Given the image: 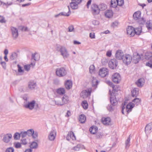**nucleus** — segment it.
<instances>
[{
	"label": "nucleus",
	"instance_id": "nucleus-64",
	"mask_svg": "<svg viewBox=\"0 0 152 152\" xmlns=\"http://www.w3.org/2000/svg\"><path fill=\"white\" fill-rule=\"evenodd\" d=\"M90 37L91 39H94L95 38V34L94 33H91L89 34Z\"/></svg>",
	"mask_w": 152,
	"mask_h": 152
},
{
	"label": "nucleus",
	"instance_id": "nucleus-23",
	"mask_svg": "<svg viewBox=\"0 0 152 152\" xmlns=\"http://www.w3.org/2000/svg\"><path fill=\"white\" fill-rule=\"evenodd\" d=\"M110 102L113 105H115L117 102L116 97L112 94H111L110 97Z\"/></svg>",
	"mask_w": 152,
	"mask_h": 152
},
{
	"label": "nucleus",
	"instance_id": "nucleus-8",
	"mask_svg": "<svg viewBox=\"0 0 152 152\" xmlns=\"http://www.w3.org/2000/svg\"><path fill=\"white\" fill-rule=\"evenodd\" d=\"M112 78L113 81L116 83H119L121 79L120 75L117 73H115L112 75Z\"/></svg>",
	"mask_w": 152,
	"mask_h": 152
},
{
	"label": "nucleus",
	"instance_id": "nucleus-63",
	"mask_svg": "<svg viewBox=\"0 0 152 152\" xmlns=\"http://www.w3.org/2000/svg\"><path fill=\"white\" fill-rule=\"evenodd\" d=\"M0 64L1 65L3 68L5 69L6 68V63L4 61H2Z\"/></svg>",
	"mask_w": 152,
	"mask_h": 152
},
{
	"label": "nucleus",
	"instance_id": "nucleus-11",
	"mask_svg": "<svg viewBox=\"0 0 152 152\" xmlns=\"http://www.w3.org/2000/svg\"><path fill=\"white\" fill-rule=\"evenodd\" d=\"M108 70L106 68L100 69L99 72V75L102 77H104L108 75Z\"/></svg>",
	"mask_w": 152,
	"mask_h": 152
},
{
	"label": "nucleus",
	"instance_id": "nucleus-48",
	"mask_svg": "<svg viewBox=\"0 0 152 152\" xmlns=\"http://www.w3.org/2000/svg\"><path fill=\"white\" fill-rule=\"evenodd\" d=\"M34 130L33 129H30L27 130L26 131L27 135L29 136H32V133H34Z\"/></svg>",
	"mask_w": 152,
	"mask_h": 152
},
{
	"label": "nucleus",
	"instance_id": "nucleus-49",
	"mask_svg": "<svg viewBox=\"0 0 152 152\" xmlns=\"http://www.w3.org/2000/svg\"><path fill=\"white\" fill-rule=\"evenodd\" d=\"M95 70V67L94 65H91L89 67V72L91 74L93 73Z\"/></svg>",
	"mask_w": 152,
	"mask_h": 152
},
{
	"label": "nucleus",
	"instance_id": "nucleus-19",
	"mask_svg": "<svg viewBox=\"0 0 152 152\" xmlns=\"http://www.w3.org/2000/svg\"><path fill=\"white\" fill-rule=\"evenodd\" d=\"M36 86L37 84L36 83L33 81H31L28 83V88L31 90L34 89Z\"/></svg>",
	"mask_w": 152,
	"mask_h": 152
},
{
	"label": "nucleus",
	"instance_id": "nucleus-35",
	"mask_svg": "<svg viewBox=\"0 0 152 152\" xmlns=\"http://www.w3.org/2000/svg\"><path fill=\"white\" fill-rule=\"evenodd\" d=\"M86 119L85 116L83 115H81L79 116V121L80 123H85Z\"/></svg>",
	"mask_w": 152,
	"mask_h": 152
},
{
	"label": "nucleus",
	"instance_id": "nucleus-17",
	"mask_svg": "<svg viewBox=\"0 0 152 152\" xmlns=\"http://www.w3.org/2000/svg\"><path fill=\"white\" fill-rule=\"evenodd\" d=\"M56 136V131L55 130H53L50 131L48 136V138L49 140L53 141L55 139Z\"/></svg>",
	"mask_w": 152,
	"mask_h": 152
},
{
	"label": "nucleus",
	"instance_id": "nucleus-21",
	"mask_svg": "<svg viewBox=\"0 0 152 152\" xmlns=\"http://www.w3.org/2000/svg\"><path fill=\"white\" fill-rule=\"evenodd\" d=\"M103 124L105 125H109L111 122V119L110 118H103L102 119Z\"/></svg>",
	"mask_w": 152,
	"mask_h": 152
},
{
	"label": "nucleus",
	"instance_id": "nucleus-43",
	"mask_svg": "<svg viewBox=\"0 0 152 152\" xmlns=\"http://www.w3.org/2000/svg\"><path fill=\"white\" fill-rule=\"evenodd\" d=\"M98 81L95 78L93 77L92 80V86L94 87H95L98 85Z\"/></svg>",
	"mask_w": 152,
	"mask_h": 152
},
{
	"label": "nucleus",
	"instance_id": "nucleus-4",
	"mask_svg": "<svg viewBox=\"0 0 152 152\" xmlns=\"http://www.w3.org/2000/svg\"><path fill=\"white\" fill-rule=\"evenodd\" d=\"M67 73V71L64 67L58 68L56 69V75L59 77H64L66 75Z\"/></svg>",
	"mask_w": 152,
	"mask_h": 152
},
{
	"label": "nucleus",
	"instance_id": "nucleus-18",
	"mask_svg": "<svg viewBox=\"0 0 152 152\" xmlns=\"http://www.w3.org/2000/svg\"><path fill=\"white\" fill-rule=\"evenodd\" d=\"M71 139H72L73 140H75L76 139L74 134L72 131L69 132L66 137V139L68 140H69Z\"/></svg>",
	"mask_w": 152,
	"mask_h": 152
},
{
	"label": "nucleus",
	"instance_id": "nucleus-31",
	"mask_svg": "<svg viewBox=\"0 0 152 152\" xmlns=\"http://www.w3.org/2000/svg\"><path fill=\"white\" fill-rule=\"evenodd\" d=\"M152 128V123L148 124L146 126L145 129V132H149Z\"/></svg>",
	"mask_w": 152,
	"mask_h": 152
},
{
	"label": "nucleus",
	"instance_id": "nucleus-13",
	"mask_svg": "<svg viewBox=\"0 0 152 152\" xmlns=\"http://www.w3.org/2000/svg\"><path fill=\"white\" fill-rule=\"evenodd\" d=\"M109 66L110 68L114 69H115L118 65V62L115 59H113L110 60L109 62Z\"/></svg>",
	"mask_w": 152,
	"mask_h": 152
},
{
	"label": "nucleus",
	"instance_id": "nucleus-55",
	"mask_svg": "<svg viewBox=\"0 0 152 152\" xmlns=\"http://www.w3.org/2000/svg\"><path fill=\"white\" fill-rule=\"evenodd\" d=\"M20 134V136L23 138L26 137L27 135L26 131L21 132Z\"/></svg>",
	"mask_w": 152,
	"mask_h": 152
},
{
	"label": "nucleus",
	"instance_id": "nucleus-28",
	"mask_svg": "<svg viewBox=\"0 0 152 152\" xmlns=\"http://www.w3.org/2000/svg\"><path fill=\"white\" fill-rule=\"evenodd\" d=\"M51 103L53 105L62 106L63 105V104L62 103V102L59 100H53L52 101Z\"/></svg>",
	"mask_w": 152,
	"mask_h": 152
},
{
	"label": "nucleus",
	"instance_id": "nucleus-52",
	"mask_svg": "<svg viewBox=\"0 0 152 152\" xmlns=\"http://www.w3.org/2000/svg\"><path fill=\"white\" fill-rule=\"evenodd\" d=\"M31 136H32L33 138L34 139H35L37 138L38 136L37 132H34V133H32V134Z\"/></svg>",
	"mask_w": 152,
	"mask_h": 152
},
{
	"label": "nucleus",
	"instance_id": "nucleus-58",
	"mask_svg": "<svg viewBox=\"0 0 152 152\" xmlns=\"http://www.w3.org/2000/svg\"><path fill=\"white\" fill-rule=\"evenodd\" d=\"M37 55L36 53L32 54V59H33L35 61H37L39 60V58H36V55Z\"/></svg>",
	"mask_w": 152,
	"mask_h": 152
},
{
	"label": "nucleus",
	"instance_id": "nucleus-41",
	"mask_svg": "<svg viewBox=\"0 0 152 152\" xmlns=\"http://www.w3.org/2000/svg\"><path fill=\"white\" fill-rule=\"evenodd\" d=\"M83 145L80 144H78L76 146L73 147L72 149L75 151H78L80 148L83 147Z\"/></svg>",
	"mask_w": 152,
	"mask_h": 152
},
{
	"label": "nucleus",
	"instance_id": "nucleus-12",
	"mask_svg": "<svg viewBox=\"0 0 152 152\" xmlns=\"http://www.w3.org/2000/svg\"><path fill=\"white\" fill-rule=\"evenodd\" d=\"M11 34L13 38L15 39L17 38L18 36V29L14 27H11Z\"/></svg>",
	"mask_w": 152,
	"mask_h": 152
},
{
	"label": "nucleus",
	"instance_id": "nucleus-3",
	"mask_svg": "<svg viewBox=\"0 0 152 152\" xmlns=\"http://www.w3.org/2000/svg\"><path fill=\"white\" fill-rule=\"evenodd\" d=\"M141 13L140 11H138L135 12L133 15V17L134 19L138 20L140 24H143L145 22V20L143 18H141Z\"/></svg>",
	"mask_w": 152,
	"mask_h": 152
},
{
	"label": "nucleus",
	"instance_id": "nucleus-15",
	"mask_svg": "<svg viewBox=\"0 0 152 152\" xmlns=\"http://www.w3.org/2000/svg\"><path fill=\"white\" fill-rule=\"evenodd\" d=\"M91 91H89L84 90L82 91L80 94V96L84 99L87 98L90 95Z\"/></svg>",
	"mask_w": 152,
	"mask_h": 152
},
{
	"label": "nucleus",
	"instance_id": "nucleus-25",
	"mask_svg": "<svg viewBox=\"0 0 152 152\" xmlns=\"http://www.w3.org/2000/svg\"><path fill=\"white\" fill-rule=\"evenodd\" d=\"M65 86L66 88L68 89H69L72 86V83L70 80H67L65 83Z\"/></svg>",
	"mask_w": 152,
	"mask_h": 152
},
{
	"label": "nucleus",
	"instance_id": "nucleus-50",
	"mask_svg": "<svg viewBox=\"0 0 152 152\" xmlns=\"http://www.w3.org/2000/svg\"><path fill=\"white\" fill-rule=\"evenodd\" d=\"M14 149L12 147L7 148L5 150V152H14Z\"/></svg>",
	"mask_w": 152,
	"mask_h": 152
},
{
	"label": "nucleus",
	"instance_id": "nucleus-22",
	"mask_svg": "<svg viewBox=\"0 0 152 152\" xmlns=\"http://www.w3.org/2000/svg\"><path fill=\"white\" fill-rule=\"evenodd\" d=\"M68 7L69 9V11L67 13H66L65 12H61L59 14L56 15H55V17H58L59 16L63 15L64 16H68L70 14V8L69 6H68Z\"/></svg>",
	"mask_w": 152,
	"mask_h": 152
},
{
	"label": "nucleus",
	"instance_id": "nucleus-20",
	"mask_svg": "<svg viewBox=\"0 0 152 152\" xmlns=\"http://www.w3.org/2000/svg\"><path fill=\"white\" fill-rule=\"evenodd\" d=\"M145 83V79L143 78H141L137 81L136 84L138 87H142L144 85Z\"/></svg>",
	"mask_w": 152,
	"mask_h": 152
},
{
	"label": "nucleus",
	"instance_id": "nucleus-29",
	"mask_svg": "<svg viewBox=\"0 0 152 152\" xmlns=\"http://www.w3.org/2000/svg\"><path fill=\"white\" fill-rule=\"evenodd\" d=\"M99 11H102L105 10L107 8L106 4L103 3L100 4L98 6Z\"/></svg>",
	"mask_w": 152,
	"mask_h": 152
},
{
	"label": "nucleus",
	"instance_id": "nucleus-47",
	"mask_svg": "<svg viewBox=\"0 0 152 152\" xmlns=\"http://www.w3.org/2000/svg\"><path fill=\"white\" fill-rule=\"evenodd\" d=\"M82 105L84 109H87L88 108V104L86 101H83Z\"/></svg>",
	"mask_w": 152,
	"mask_h": 152
},
{
	"label": "nucleus",
	"instance_id": "nucleus-1",
	"mask_svg": "<svg viewBox=\"0 0 152 152\" xmlns=\"http://www.w3.org/2000/svg\"><path fill=\"white\" fill-rule=\"evenodd\" d=\"M57 50L60 52L61 55L62 56L64 59L66 58L69 57V54L65 47L63 46L58 47Z\"/></svg>",
	"mask_w": 152,
	"mask_h": 152
},
{
	"label": "nucleus",
	"instance_id": "nucleus-7",
	"mask_svg": "<svg viewBox=\"0 0 152 152\" xmlns=\"http://www.w3.org/2000/svg\"><path fill=\"white\" fill-rule=\"evenodd\" d=\"M35 104L36 101L34 100H32L27 102L24 105V107L26 108L32 110L34 108Z\"/></svg>",
	"mask_w": 152,
	"mask_h": 152
},
{
	"label": "nucleus",
	"instance_id": "nucleus-51",
	"mask_svg": "<svg viewBox=\"0 0 152 152\" xmlns=\"http://www.w3.org/2000/svg\"><path fill=\"white\" fill-rule=\"evenodd\" d=\"M118 6H123L124 3V0H117Z\"/></svg>",
	"mask_w": 152,
	"mask_h": 152
},
{
	"label": "nucleus",
	"instance_id": "nucleus-54",
	"mask_svg": "<svg viewBox=\"0 0 152 152\" xmlns=\"http://www.w3.org/2000/svg\"><path fill=\"white\" fill-rule=\"evenodd\" d=\"M152 57V54L151 53H146L145 55V59H149Z\"/></svg>",
	"mask_w": 152,
	"mask_h": 152
},
{
	"label": "nucleus",
	"instance_id": "nucleus-5",
	"mask_svg": "<svg viewBox=\"0 0 152 152\" xmlns=\"http://www.w3.org/2000/svg\"><path fill=\"white\" fill-rule=\"evenodd\" d=\"M124 63L126 65L129 64L132 61V57L129 54H125L122 59Z\"/></svg>",
	"mask_w": 152,
	"mask_h": 152
},
{
	"label": "nucleus",
	"instance_id": "nucleus-14",
	"mask_svg": "<svg viewBox=\"0 0 152 152\" xmlns=\"http://www.w3.org/2000/svg\"><path fill=\"white\" fill-rule=\"evenodd\" d=\"M142 59L141 57L138 53H135L134 54L132 57V61L134 64H137L138 62L140 60Z\"/></svg>",
	"mask_w": 152,
	"mask_h": 152
},
{
	"label": "nucleus",
	"instance_id": "nucleus-61",
	"mask_svg": "<svg viewBox=\"0 0 152 152\" xmlns=\"http://www.w3.org/2000/svg\"><path fill=\"white\" fill-rule=\"evenodd\" d=\"M92 23L95 26L99 25V21L97 20H94L92 21Z\"/></svg>",
	"mask_w": 152,
	"mask_h": 152
},
{
	"label": "nucleus",
	"instance_id": "nucleus-16",
	"mask_svg": "<svg viewBox=\"0 0 152 152\" xmlns=\"http://www.w3.org/2000/svg\"><path fill=\"white\" fill-rule=\"evenodd\" d=\"M124 56V53L122 51L118 50L116 51L115 56L117 59L119 60L122 59Z\"/></svg>",
	"mask_w": 152,
	"mask_h": 152
},
{
	"label": "nucleus",
	"instance_id": "nucleus-24",
	"mask_svg": "<svg viewBox=\"0 0 152 152\" xmlns=\"http://www.w3.org/2000/svg\"><path fill=\"white\" fill-rule=\"evenodd\" d=\"M113 15V12L112 10H108L105 12V16L108 18H110L112 17Z\"/></svg>",
	"mask_w": 152,
	"mask_h": 152
},
{
	"label": "nucleus",
	"instance_id": "nucleus-33",
	"mask_svg": "<svg viewBox=\"0 0 152 152\" xmlns=\"http://www.w3.org/2000/svg\"><path fill=\"white\" fill-rule=\"evenodd\" d=\"M145 26L148 30L149 31L152 30V21H148L146 23Z\"/></svg>",
	"mask_w": 152,
	"mask_h": 152
},
{
	"label": "nucleus",
	"instance_id": "nucleus-56",
	"mask_svg": "<svg viewBox=\"0 0 152 152\" xmlns=\"http://www.w3.org/2000/svg\"><path fill=\"white\" fill-rule=\"evenodd\" d=\"M3 5H5L8 7L9 6L11 5H12L13 4V3L12 1L8 2L7 1V2L6 3H3Z\"/></svg>",
	"mask_w": 152,
	"mask_h": 152
},
{
	"label": "nucleus",
	"instance_id": "nucleus-9",
	"mask_svg": "<svg viewBox=\"0 0 152 152\" xmlns=\"http://www.w3.org/2000/svg\"><path fill=\"white\" fill-rule=\"evenodd\" d=\"M91 10L94 15H98L99 13V9L98 6L95 4H93L92 5Z\"/></svg>",
	"mask_w": 152,
	"mask_h": 152
},
{
	"label": "nucleus",
	"instance_id": "nucleus-38",
	"mask_svg": "<svg viewBox=\"0 0 152 152\" xmlns=\"http://www.w3.org/2000/svg\"><path fill=\"white\" fill-rule=\"evenodd\" d=\"M37 143L34 141L32 142L30 145V148L31 149H36L37 148Z\"/></svg>",
	"mask_w": 152,
	"mask_h": 152
},
{
	"label": "nucleus",
	"instance_id": "nucleus-10",
	"mask_svg": "<svg viewBox=\"0 0 152 152\" xmlns=\"http://www.w3.org/2000/svg\"><path fill=\"white\" fill-rule=\"evenodd\" d=\"M127 34L130 37H132L135 34L134 28L132 26H129L126 29Z\"/></svg>",
	"mask_w": 152,
	"mask_h": 152
},
{
	"label": "nucleus",
	"instance_id": "nucleus-60",
	"mask_svg": "<svg viewBox=\"0 0 152 152\" xmlns=\"http://www.w3.org/2000/svg\"><path fill=\"white\" fill-rule=\"evenodd\" d=\"M108 110L109 111H112L113 110V105H108L107 107Z\"/></svg>",
	"mask_w": 152,
	"mask_h": 152
},
{
	"label": "nucleus",
	"instance_id": "nucleus-37",
	"mask_svg": "<svg viewBox=\"0 0 152 152\" xmlns=\"http://www.w3.org/2000/svg\"><path fill=\"white\" fill-rule=\"evenodd\" d=\"M117 0H111V6L113 8L116 7L118 6Z\"/></svg>",
	"mask_w": 152,
	"mask_h": 152
},
{
	"label": "nucleus",
	"instance_id": "nucleus-30",
	"mask_svg": "<svg viewBox=\"0 0 152 152\" xmlns=\"http://www.w3.org/2000/svg\"><path fill=\"white\" fill-rule=\"evenodd\" d=\"M35 63H32L29 64H27L24 66V68L25 70L28 71L30 70L31 67L34 66L35 65Z\"/></svg>",
	"mask_w": 152,
	"mask_h": 152
},
{
	"label": "nucleus",
	"instance_id": "nucleus-62",
	"mask_svg": "<svg viewBox=\"0 0 152 152\" xmlns=\"http://www.w3.org/2000/svg\"><path fill=\"white\" fill-rule=\"evenodd\" d=\"M74 27L73 26H69L68 27V31L70 32L74 30Z\"/></svg>",
	"mask_w": 152,
	"mask_h": 152
},
{
	"label": "nucleus",
	"instance_id": "nucleus-45",
	"mask_svg": "<svg viewBox=\"0 0 152 152\" xmlns=\"http://www.w3.org/2000/svg\"><path fill=\"white\" fill-rule=\"evenodd\" d=\"M134 32L135 34L139 35L141 32V28H134Z\"/></svg>",
	"mask_w": 152,
	"mask_h": 152
},
{
	"label": "nucleus",
	"instance_id": "nucleus-39",
	"mask_svg": "<svg viewBox=\"0 0 152 152\" xmlns=\"http://www.w3.org/2000/svg\"><path fill=\"white\" fill-rule=\"evenodd\" d=\"M20 137V134L18 132L15 133L13 135L14 139L15 140H19Z\"/></svg>",
	"mask_w": 152,
	"mask_h": 152
},
{
	"label": "nucleus",
	"instance_id": "nucleus-6",
	"mask_svg": "<svg viewBox=\"0 0 152 152\" xmlns=\"http://www.w3.org/2000/svg\"><path fill=\"white\" fill-rule=\"evenodd\" d=\"M12 138V134L10 133H7L4 134L2 140L4 142L8 143L10 142Z\"/></svg>",
	"mask_w": 152,
	"mask_h": 152
},
{
	"label": "nucleus",
	"instance_id": "nucleus-36",
	"mask_svg": "<svg viewBox=\"0 0 152 152\" xmlns=\"http://www.w3.org/2000/svg\"><path fill=\"white\" fill-rule=\"evenodd\" d=\"M70 7L73 9H76L78 8V4L72 1L70 3Z\"/></svg>",
	"mask_w": 152,
	"mask_h": 152
},
{
	"label": "nucleus",
	"instance_id": "nucleus-59",
	"mask_svg": "<svg viewBox=\"0 0 152 152\" xmlns=\"http://www.w3.org/2000/svg\"><path fill=\"white\" fill-rule=\"evenodd\" d=\"M0 22L1 23H5L6 22V20L2 16L0 15Z\"/></svg>",
	"mask_w": 152,
	"mask_h": 152
},
{
	"label": "nucleus",
	"instance_id": "nucleus-44",
	"mask_svg": "<svg viewBox=\"0 0 152 152\" xmlns=\"http://www.w3.org/2000/svg\"><path fill=\"white\" fill-rule=\"evenodd\" d=\"M97 130V127H91L89 129L90 132L92 134H94L96 132Z\"/></svg>",
	"mask_w": 152,
	"mask_h": 152
},
{
	"label": "nucleus",
	"instance_id": "nucleus-46",
	"mask_svg": "<svg viewBox=\"0 0 152 152\" xmlns=\"http://www.w3.org/2000/svg\"><path fill=\"white\" fill-rule=\"evenodd\" d=\"M17 57V54L15 52L13 53H12L10 56V58L12 60H13L16 58Z\"/></svg>",
	"mask_w": 152,
	"mask_h": 152
},
{
	"label": "nucleus",
	"instance_id": "nucleus-2",
	"mask_svg": "<svg viewBox=\"0 0 152 152\" xmlns=\"http://www.w3.org/2000/svg\"><path fill=\"white\" fill-rule=\"evenodd\" d=\"M134 104L132 102L129 103L126 106L124 105L122 107V113L124 114V112H126L127 114L131 111L132 109L134 107Z\"/></svg>",
	"mask_w": 152,
	"mask_h": 152
},
{
	"label": "nucleus",
	"instance_id": "nucleus-32",
	"mask_svg": "<svg viewBox=\"0 0 152 152\" xmlns=\"http://www.w3.org/2000/svg\"><path fill=\"white\" fill-rule=\"evenodd\" d=\"M130 135L129 136V138L126 140L125 142V148L126 149H128L130 145Z\"/></svg>",
	"mask_w": 152,
	"mask_h": 152
},
{
	"label": "nucleus",
	"instance_id": "nucleus-53",
	"mask_svg": "<svg viewBox=\"0 0 152 152\" xmlns=\"http://www.w3.org/2000/svg\"><path fill=\"white\" fill-rule=\"evenodd\" d=\"M14 145L15 147L17 148H20L21 147L20 143L19 142L14 143Z\"/></svg>",
	"mask_w": 152,
	"mask_h": 152
},
{
	"label": "nucleus",
	"instance_id": "nucleus-40",
	"mask_svg": "<svg viewBox=\"0 0 152 152\" xmlns=\"http://www.w3.org/2000/svg\"><path fill=\"white\" fill-rule=\"evenodd\" d=\"M17 66L18 72L19 73L20 75H23L24 72V70L23 69L22 67L19 64H18Z\"/></svg>",
	"mask_w": 152,
	"mask_h": 152
},
{
	"label": "nucleus",
	"instance_id": "nucleus-26",
	"mask_svg": "<svg viewBox=\"0 0 152 152\" xmlns=\"http://www.w3.org/2000/svg\"><path fill=\"white\" fill-rule=\"evenodd\" d=\"M139 89L138 88H134L132 91V95L133 97H136L139 94Z\"/></svg>",
	"mask_w": 152,
	"mask_h": 152
},
{
	"label": "nucleus",
	"instance_id": "nucleus-57",
	"mask_svg": "<svg viewBox=\"0 0 152 152\" xmlns=\"http://www.w3.org/2000/svg\"><path fill=\"white\" fill-rule=\"evenodd\" d=\"M146 65L150 67H152V60H150L147 63Z\"/></svg>",
	"mask_w": 152,
	"mask_h": 152
},
{
	"label": "nucleus",
	"instance_id": "nucleus-42",
	"mask_svg": "<svg viewBox=\"0 0 152 152\" xmlns=\"http://www.w3.org/2000/svg\"><path fill=\"white\" fill-rule=\"evenodd\" d=\"M141 101V99H140L136 98L132 100V102L137 105L140 103Z\"/></svg>",
	"mask_w": 152,
	"mask_h": 152
},
{
	"label": "nucleus",
	"instance_id": "nucleus-27",
	"mask_svg": "<svg viewBox=\"0 0 152 152\" xmlns=\"http://www.w3.org/2000/svg\"><path fill=\"white\" fill-rule=\"evenodd\" d=\"M56 92L60 95H62L65 93V90L64 88H60L56 90Z\"/></svg>",
	"mask_w": 152,
	"mask_h": 152
},
{
	"label": "nucleus",
	"instance_id": "nucleus-34",
	"mask_svg": "<svg viewBox=\"0 0 152 152\" xmlns=\"http://www.w3.org/2000/svg\"><path fill=\"white\" fill-rule=\"evenodd\" d=\"M69 98L68 97L64 95L62 98V102L63 105L67 103L69 101Z\"/></svg>",
	"mask_w": 152,
	"mask_h": 152
}]
</instances>
